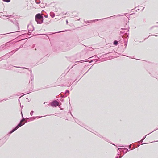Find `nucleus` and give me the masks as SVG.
Wrapping results in <instances>:
<instances>
[{
	"mask_svg": "<svg viewBox=\"0 0 158 158\" xmlns=\"http://www.w3.org/2000/svg\"><path fill=\"white\" fill-rule=\"evenodd\" d=\"M35 19L37 23L41 24L43 22V17L40 14H38L35 16Z\"/></svg>",
	"mask_w": 158,
	"mask_h": 158,
	"instance_id": "1",
	"label": "nucleus"
},
{
	"mask_svg": "<svg viewBox=\"0 0 158 158\" xmlns=\"http://www.w3.org/2000/svg\"><path fill=\"white\" fill-rule=\"evenodd\" d=\"M24 120V119H23V120H22L21 122L18 124V125L13 130H12L11 131L10 133H12L14 132L16 130H17L18 128H19V127L22 126V125L24 124V123L22 124V122Z\"/></svg>",
	"mask_w": 158,
	"mask_h": 158,
	"instance_id": "2",
	"label": "nucleus"
},
{
	"mask_svg": "<svg viewBox=\"0 0 158 158\" xmlns=\"http://www.w3.org/2000/svg\"><path fill=\"white\" fill-rule=\"evenodd\" d=\"M59 103L56 101H54L52 102L51 105L52 106H58Z\"/></svg>",
	"mask_w": 158,
	"mask_h": 158,
	"instance_id": "3",
	"label": "nucleus"
},
{
	"mask_svg": "<svg viewBox=\"0 0 158 158\" xmlns=\"http://www.w3.org/2000/svg\"><path fill=\"white\" fill-rule=\"evenodd\" d=\"M28 29L29 32L31 33V31L33 30L34 28L33 26L31 25H29L28 26Z\"/></svg>",
	"mask_w": 158,
	"mask_h": 158,
	"instance_id": "4",
	"label": "nucleus"
},
{
	"mask_svg": "<svg viewBox=\"0 0 158 158\" xmlns=\"http://www.w3.org/2000/svg\"><path fill=\"white\" fill-rule=\"evenodd\" d=\"M35 2L39 4L40 3V2L39 0H36Z\"/></svg>",
	"mask_w": 158,
	"mask_h": 158,
	"instance_id": "5",
	"label": "nucleus"
},
{
	"mask_svg": "<svg viewBox=\"0 0 158 158\" xmlns=\"http://www.w3.org/2000/svg\"><path fill=\"white\" fill-rule=\"evenodd\" d=\"M114 44L115 45H117L118 44V42L116 41H115L114 42Z\"/></svg>",
	"mask_w": 158,
	"mask_h": 158,
	"instance_id": "6",
	"label": "nucleus"
},
{
	"mask_svg": "<svg viewBox=\"0 0 158 158\" xmlns=\"http://www.w3.org/2000/svg\"><path fill=\"white\" fill-rule=\"evenodd\" d=\"M3 1L6 2H10V0H2Z\"/></svg>",
	"mask_w": 158,
	"mask_h": 158,
	"instance_id": "7",
	"label": "nucleus"
},
{
	"mask_svg": "<svg viewBox=\"0 0 158 158\" xmlns=\"http://www.w3.org/2000/svg\"><path fill=\"white\" fill-rule=\"evenodd\" d=\"M33 111H31L30 113V114L31 116L32 115H33Z\"/></svg>",
	"mask_w": 158,
	"mask_h": 158,
	"instance_id": "8",
	"label": "nucleus"
},
{
	"mask_svg": "<svg viewBox=\"0 0 158 158\" xmlns=\"http://www.w3.org/2000/svg\"><path fill=\"white\" fill-rule=\"evenodd\" d=\"M128 150V149H126V148H124V150L123 151V152H124V151H125L126 152Z\"/></svg>",
	"mask_w": 158,
	"mask_h": 158,
	"instance_id": "9",
	"label": "nucleus"
},
{
	"mask_svg": "<svg viewBox=\"0 0 158 158\" xmlns=\"http://www.w3.org/2000/svg\"><path fill=\"white\" fill-rule=\"evenodd\" d=\"M51 16L52 18H53L54 17L55 15L53 14V15H51Z\"/></svg>",
	"mask_w": 158,
	"mask_h": 158,
	"instance_id": "10",
	"label": "nucleus"
},
{
	"mask_svg": "<svg viewBox=\"0 0 158 158\" xmlns=\"http://www.w3.org/2000/svg\"><path fill=\"white\" fill-rule=\"evenodd\" d=\"M66 22L68 24V21L67 20H66Z\"/></svg>",
	"mask_w": 158,
	"mask_h": 158,
	"instance_id": "11",
	"label": "nucleus"
},
{
	"mask_svg": "<svg viewBox=\"0 0 158 158\" xmlns=\"http://www.w3.org/2000/svg\"><path fill=\"white\" fill-rule=\"evenodd\" d=\"M115 158H118V157H117Z\"/></svg>",
	"mask_w": 158,
	"mask_h": 158,
	"instance_id": "12",
	"label": "nucleus"
},
{
	"mask_svg": "<svg viewBox=\"0 0 158 158\" xmlns=\"http://www.w3.org/2000/svg\"><path fill=\"white\" fill-rule=\"evenodd\" d=\"M131 147V145H130L129 147Z\"/></svg>",
	"mask_w": 158,
	"mask_h": 158,
	"instance_id": "13",
	"label": "nucleus"
}]
</instances>
